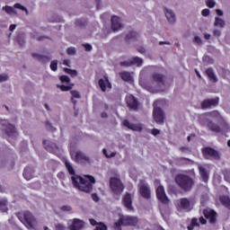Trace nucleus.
<instances>
[{
	"label": "nucleus",
	"instance_id": "58836bf2",
	"mask_svg": "<svg viewBox=\"0 0 230 230\" xmlns=\"http://www.w3.org/2000/svg\"><path fill=\"white\" fill-rule=\"evenodd\" d=\"M50 69H51V71H57L58 69V60L51 61Z\"/></svg>",
	"mask_w": 230,
	"mask_h": 230
},
{
	"label": "nucleus",
	"instance_id": "c9c22d12",
	"mask_svg": "<svg viewBox=\"0 0 230 230\" xmlns=\"http://www.w3.org/2000/svg\"><path fill=\"white\" fill-rule=\"evenodd\" d=\"M214 25L218 26L219 28H224L226 26V22L219 17H216Z\"/></svg>",
	"mask_w": 230,
	"mask_h": 230
},
{
	"label": "nucleus",
	"instance_id": "b1692460",
	"mask_svg": "<svg viewBox=\"0 0 230 230\" xmlns=\"http://www.w3.org/2000/svg\"><path fill=\"white\" fill-rule=\"evenodd\" d=\"M84 227V221L80 219H74L72 225L69 226L70 230H80Z\"/></svg>",
	"mask_w": 230,
	"mask_h": 230
},
{
	"label": "nucleus",
	"instance_id": "8fccbe9b",
	"mask_svg": "<svg viewBox=\"0 0 230 230\" xmlns=\"http://www.w3.org/2000/svg\"><path fill=\"white\" fill-rule=\"evenodd\" d=\"M145 199H150V189L145 186Z\"/></svg>",
	"mask_w": 230,
	"mask_h": 230
},
{
	"label": "nucleus",
	"instance_id": "2f4dec72",
	"mask_svg": "<svg viewBox=\"0 0 230 230\" xmlns=\"http://www.w3.org/2000/svg\"><path fill=\"white\" fill-rule=\"evenodd\" d=\"M220 202L223 204L225 208H227V209H230V199L227 196H221L220 197Z\"/></svg>",
	"mask_w": 230,
	"mask_h": 230
},
{
	"label": "nucleus",
	"instance_id": "ddd939ff",
	"mask_svg": "<svg viewBox=\"0 0 230 230\" xmlns=\"http://www.w3.org/2000/svg\"><path fill=\"white\" fill-rule=\"evenodd\" d=\"M1 125L5 127V134L8 137H17V129L15 126L8 123L7 120H1Z\"/></svg>",
	"mask_w": 230,
	"mask_h": 230
},
{
	"label": "nucleus",
	"instance_id": "5701e85b",
	"mask_svg": "<svg viewBox=\"0 0 230 230\" xmlns=\"http://www.w3.org/2000/svg\"><path fill=\"white\" fill-rule=\"evenodd\" d=\"M198 169L203 182H208L209 181V172L202 165H199Z\"/></svg>",
	"mask_w": 230,
	"mask_h": 230
},
{
	"label": "nucleus",
	"instance_id": "f257e3e1",
	"mask_svg": "<svg viewBox=\"0 0 230 230\" xmlns=\"http://www.w3.org/2000/svg\"><path fill=\"white\" fill-rule=\"evenodd\" d=\"M65 166L69 173L72 175L73 185L79 190V191H84V193H91L93 191V184L96 183V180L92 175H85L84 178L76 175L75 168L68 160H65Z\"/></svg>",
	"mask_w": 230,
	"mask_h": 230
},
{
	"label": "nucleus",
	"instance_id": "ea45409f",
	"mask_svg": "<svg viewBox=\"0 0 230 230\" xmlns=\"http://www.w3.org/2000/svg\"><path fill=\"white\" fill-rule=\"evenodd\" d=\"M0 210L2 213H6V211H8V207H6V201H0Z\"/></svg>",
	"mask_w": 230,
	"mask_h": 230
},
{
	"label": "nucleus",
	"instance_id": "49530a36",
	"mask_svg": "<svg viewBox=\"0 0 230 230\" xmlns=\"http://www.w3.org/2000/svg\"><path fill=\"white\" fill-rule=\"evenodd\" d=\"M94 230H107V226L103 223H99Z\"/></svg>",
	"mask_w": 230,
	"mask_h": 230
},
{
	"label": "nucleus",
	"instance_id": "0e129e2a",
	"mask_svg": "<svg viewBox=\"0 0 230 230\" xmlns=\"http://www.w3.org/2000/svg\"><path fill=\"white\" fill-rule=\"evenodd\" d=\"M89 222H90L91 226H98V224H99V223H98L95 219H93V218L89 219Z\"/></svg>",
	"mask_w": 230,
	"mask_h": 230
},
{
	"label": "nucleus",
	"instance_id": "de8ad7c7",
	"mask_svg": "<svg viewBox=\"0 0 230 230\" xmlns=\"http://www.w3.org/2000/svg\"><path fill=\"white\" fill-rule=\"evenodd\" d=\"M3 10H4V12H6V13H13V12H14L13 7L8 6V5L3 7Z\"/></svg>",
	"mask_w": 230,
	"mask_h": 230
},
{
	"label": "nucleus",
	"instance_id": "0eeeda50",
	"mask_svg": "<svg viewBox=\"0 0 230 230\" xmlns=\"http://www.w3.org/2000/svg\"><path fill=\"white\" fill-rule=\"evenodd\" d=\"M155 105H161V101H156L154 103L153 118L155 123H164V111Z\"/></svg>",
	"mask_w": 230,
	"mask_h": 230
},
{
	"label": "nucleus",
	"instance_id": "7c9ffc66",
	"mask_svg": "<svg viewBox=\"0 0 230 230\" xmlns=\"http://www.w3.org/2000/svg\"><path fill=\"white\" fill-rule=\"evenodd\" d=\"M131 66H137V67H140V66H143V59L139 57H134L130 59Z\"/></svg>",
	"mask_w": 230,
	"mask_h": 230
},
{
	"label": "nucleus",
	"instance_id": "5fc2aeb1",
	"mask_svg": "<svg viewBox=\"0 0 230 230\" xmlns=\"http://www.w3.org/2000/svg\"><path fill=\"white\" fill-rule=\"evenodd\" d=\"M180 151H181L182 154H186V152H190V147H188V146H181V147L180 148Z\"/></svg>",
	"mask_w": 230,
	"mask_h": 230
},
{
	"label": "nucleus",
	"instance_id": "6e6d98bb",
	"mask_svg": "<svg viewBox=\"0 0 230 230\" xmlns=\"http://www.w3.org/2000/svg\"><path fill=\"white\" fill-rule=\"evenodd\" d=\"M92 199L94 202H99L100 201V197H98V194H96V193L92 194Z\"/></svg>",
	"mask_w": 230,
	"mask_h": 230
},
{
	"label": "nucleus",
	"instance_id": "cd10ccee",
	"mask_svg": "<svg viewBox=\"0 0 230 230\" xmlns=\"http://www.w3.org/2000/svg\"><path fill=\"white\" fill-rule=\"evenodd\" d=\"M164 10H165V17L168 22H170V24H173V22H175V13H173V11L166 7L164 8Z\"/></svg>",
	"mask_w": 230,
	"mask_h": 230
},
{
	"label": "nucleus",
	"instance_id": "a19ab883",
	"mask_svg": "<svg viewBox=\"0 0 230 230\" xmlns=\"http://www.w3.org/2000/svg\"><path fill=\"white\" fill-rule=\"evenodd\" d=\"M59 80L62 82V84H69L71 82V78H69L67 75H61Z\"/></svg>",
	"mask_w": 230,
	"mask_h": 230
},
{
	"label": "nucleus",
	"instance_id": "c03bdc74",
	"mask_svg": "<svg viewBox=\"0 0 230 230\" xmlns=\"http://www.w3.org/2000/svg\"><path fill=\"white\" fill-rule=\"evenodd\" d=\"M16 40H17L18 44L21 46V48H22V46H24V44H26V41L24 40V37H22V36H17Z\"/></svg>",
	"mask_w": 230,
	"mask_h": 230
},
{
	"label": "nucleus",
	"instance_id": "c756f323",
	"mask_svg": "<svg viewBox=\"0 0 230 230\" xmlns=\"http://www.w3.org/2000/svg\"><path fill=\"white\" fill-rule=\"evenodd\" d=\"M138 38H139V33L136 31H129L126 35V41L128 42V40H137Z\"/></svg>",
	"mask_w": 230,
	"mask_h": 230
},
{
	"label": "nucleus",
	"instance_id": "a18cd8bd",
	"mask_svg": "<svg viewBox=\"0 0 230 230\" xmlns=\"http://www.w3.org/2000/svg\"><path fill=\"white\" fill-rule=\"evenodd\" d=\"M119 66H121V67H132V63L129 59V60H127V61L120 62Z\"/></svg>",
	"mask_w": 230,
	"mask_h": 230
},
{
	"label": "nucleus",
	"instance_id": "79ce46f5",
	"mask_svg": "<svg viewBox=\"0 0 230 230\" xmlns=\"http://www.w3.org/2000/svg\"><path fill=\"white\" fill-rule=\"evenodd\" d=\"M102 154L107 157V159H111L112 157H116V152L111 153V155L107 154V149H102Z\"/></svg>",
	"mask_w": 230,
	"mask_h": 230
},
{
	"label": "nucleus",
	"instance_id": "37998d69",
	"mask_svg": "<svg viewBox=\"0 0 230 230\" xmlns=\"http://www.w3.org/2000/svg\"><path fill=\"white\" fill-rule=\"evenodd\" d=\"M207 116H208L209 118H219L220 113L217 111H213L207 113Z\"/></svg>",
	"mask_w": 230,
	"mask_h": 230
},
{
	"label": "nucleus",
	"instance_id": "680f3d73",
	"mask_svg": "<svg viewBox=\"0 0 230 230\" xmlns=\"http://www.w3.org/2000/svg\"><path fill=\"white\" fill-rule=\"evenodd\" d=\"M214 37H220L222 35V32L219 30H215L213 31Z\"/></svg>",
	"mask_w": 230,
	"mask_h": 230
},
{
	"label": "nucleus",
	"instance_id": "9b49d317",
	"mask_svg": "<svg viewBox=\"0 0 230 230\" xmlns=\"http://www.w3.org/2000/svg\"><path fill=\"white\" fill-rule=\"evenodd\" d=\"M156 198L158 199L159 202L164 206H168L170 204V199H168V196H166V192L164 191V187H163V185L157 187Z\"/></svg>",
	"mask_w": 230,
	"mask_h": 230
},
{
	"label": "nucleus",
	"instance_id": "473e14b6",
	"mask_svg": "<svg viewBox=\"0 0 230 230\" xmlns=\"http://www.w3.org/2000/svg\"><path fill=\"white\" fill-rule=\"evenodd\" d=\"M195 227H200V225L199 224V219L197 217H193L190 221V226L187 227L188 230H193Z\"/></svg>",
	"mask_w": 230,
	"mask_h": 230
},
{
	"label": "nucleus",
	"instance_id": "9d476101",
	"mask_svg": "<svg viewBox=\"0 0 230 230\" xmlns=\"http://www.w3.org/2000/svg\"><path fill=\"white\" fill-rule=\"evenodd\" d=\"M43 146L47 152L54 154V155H60V147L49 140L43 139Z\"/></svg>",
	"mask_w": 230,
	"mask_h": 230
},
{
	"label": "nucleus",
	"instance_id": "4468645a",
	"mask_svg": "<svg viewBox=\"0 0 230 230\" xmlns=\"http://www.w3.org/2000/svg\"><path fill=\"white\" fill-rule=\"evenodd\" d=\"M203 215L209 224H217V212L211 208L203 209Z\"/></svg>",
	"mask_w": 230,
	"mask_h": 230
},
{
	"label": "nucleus",
	"instance_id": "1a4fd4ad",
	"mask_svg": "<svg viewBox=\"0 0 230 230\" xmlns=\"http://www.w3.org/2000/svg\"><path fill=\"white\" fill-rule=\"evenodd\" d=\"M125 100L127 106L128 107V109H130V111H139V107L141 104L139 103L137 98H136L132 94H129L126 96Z\"/></svg>",
	"mask_w": 230,
	"mask_h": 230
},
{
	"label": "nucleus",
	"instance_id": "3c124183",
	"mask_svg": "<svg viewBox=\"0 0 230 230\" xmlns=\"http://www.w3.org/2000/svg\"><path fill=\"white\" fill-rule=\"evenodd\" d=\"M60 209L61 211H72L73 208H71V206L65 205V206H62Z\"/></svg>",
	"mask_w": 230,
	"mask_h": 230
},
{
	"label": "nucleus",
	"instance_id": "13d9d810",
	"mask_svg": "<svg viewBox=\"0 0 230 230\" xmlns=\"http://www.w3.org/2000/svg\"><path fill=\"white\" fill-rule=\"evenodd\" d=\"M201 14L203 17H208V15H209V9H203Z\"/></svg>",
	"mask_w": 230,
	"mask_h": 230
},
{
	"label": "nucleus",
	"instance_id": "052dcab7",
	"mask_svg": "<svg viewBox=\"0 0 230 230\" xmlns=\"http://www.w3.org/2000/svg\"><path fill=\"white\" fill-rule=\"evenodd\" d=\"M84 47L85 51H91V49H93V46H91L89 43L84 44Z\"/></svg>",
	"mask_w": 230,
	"mask_h": 230
},
{
	"label": "nucleus",
	"instance_id": "a878e982",
	"mask_svg": "<svg viewBox=\"0 0 230 230\" xmlns=\"http://www.w3.org/2000/svg\"><path fill=\"white\" fill-rule=\"evenodd\" d=\"M206 75L208 77V79L210 80V82H213L214 84H217V82H218V78L215 75V71L213 70V68H211V67L207 68Z\"/></svg>",
	"mask_w": 230,
	"mask_h": 230
},
{
	"label": "nucleus",
	"instance_id": "a211bd4d",
	"mask_svg": "<svg viewBox=\"0 0 230 230\" xmlns=\"http://www.w3.org/2000/svg\"><path fill=\"white\" fill-rule=\"evenodd\" d=\"M122 202L124 207L128 209V211H134V207H132V195L127 192L123 197Z\"/></svg>",
	"mask_w": 230,
	"mask_h": 230
},
{
	"label": "nucleus",
	"instance_id": "864d4df0",
	"mask_svg": "<svg viewBox=\"0 0 230 230\" xmlns=\"http://www.w3.org/2000/svg\"><path fill=\"white\" fill-rule=\"evenodd\" d=\"M207 6H208V8H215V1L208 0Z\"/></svg>",
	"mask_w": 230,
	"mask_h": 230
},
{
	"label": "nucleus",
	"instance_id": "72a5a7b5",
	"mask_svg": "<svg viewBox=\"0 0 230 230\" xmlns=\"http://www.w3.org/2000/svg\"><path fill=\"white\" fill-rule=\"evenodd\" d=\"M177 163L179 164H181V166H183L184 164H191V163H193V161H191V159H190V158L179 157L177 159Z\"/></svg>",
	"mask_w": 230,
	"mask_h": 230
},
{
	"label": "nucleus",
	"instance_id": "4be33fe9",
	"mask_svg": "<svg viewBox=\"0 0 230 230\" xmlns=\"http://www.w3.org/2000/svg\"><path fill=\"white\" fill-rule=\"evenodd\" d=\"M33 173H35V169L31 166H27L22 172V175L26 181H31L33 179Z\"/></svg>",
	"mask_w": 230,
	"mask_h": 230
},
{
	"label": "nucleus",
	"instance_id": "e2e57ef3",
	"mask_svg": "<svg viewBox=\"0 0 230 230\" xmlns=\"http://www.w3.org/2000/svg\"><path fill=\"white\" fill-rule=\"evenodd\" d=\"M56 230H66V226H64V225H57L56 226Z\"/></svg>",
	"mask_w": 230,
	"mask_h": 230
},
{
	"label": "nucleus",
	"instance_id": "c85d7f7f",
	"mask_svg": "<svg viewBox=\"0 0 230 230\" xmlns=\"http://www.w3.org/2000/svg\"><path fill=\"white\" fill-rule=\"evenodd\" d=\"M119 76L123 82H132V75H130V72L122 71L119 73Z\"/></svg>",
	"mask_w": 230,
	"mask_h": 230
},
{
	"label": "nucleus",
	"instance_id": "423d86ee",
	"mask_svg": "<svg viewBox=\"0 0 230 230\" xmlns=\"http://www.w3.org/2000/svg\"><path fill=\"white\" fill-rule=\"evenodd\" d=\"M70 155L79 164H91V157L82 153V151H73L70 153Z\"/></svg>",
	"mask_w": 230,
	"mask_h": 230
},
{
	"label": "nucleus",
	"instance_id": "39448f33",
	"mask_svg": "<svg viewBox=\"0 0 230 230\" xmlns=\"http://www.w3.org/2000/svg\"><path fill=\"white\" fill-rule=\"evenodd\" d=\"M110 190H111L113 195L119 197V195H121L125 190V184H123L119 178L111 177L110 179Z\"/></svg>",
	"mask_w": 230,
	"mask_h": 230
},
{
	"label": "nucleus",
	"instance_id": "f704fd0d",
	"mask_svg": "<svg viewBox=\"0 0 230 230\" xmlns=\"http://www.w3.org/2000/svg\"><path fill=\"white\" fill-rule=\"evenodd\" d=\"M57 87L60 89V91H62L63 93H67V91H71V89H73V84H69V85L58 84Z\"/></svg>",
	"mask_w": 230,
	"mask_h": 230
},
{
	"label": "nucleus",
	"instance_id": "dca6fc26",
	"mask_svg": "<svg viewBox=\"0 0 230 230\" xmlns=\"http://www.w3.org/2000/svg\"><path fill=\"white\" fill-rule=\"evenodd\" d=\"M99 87L102 93H105L108 89H112V84H111V81H109V77L105 76V79H99L98 82Z\"/></svg>",
	"mask_w": 230,
	"mask_h": 230
},
{
	"label": "nucleus",
	"instance_id": "bf43d9fd",
	"mask_svg": "<svg viewBox=\"0 0 230 230\" xmlns=\"http://www.w3.org/2000/svg\"><path fill=\"white\" fill-rule=\"evenodd\" d=\"M194 42L196 44H202V40L200 39V37L196 36V37H194Z\"/></svg>",
	"mask_w": 230,
	"mask_h": 230
},
{
	"label": "nucleus",
	"instance_id": "09e8293b",
	"mask_svg": "<svg viewBox=\"0 0 230 230\" xmlns=\"http://www.w3.org/2000/svg\"><path fill=\"white\" fill-rule=\"evenodd\" d=\"M66 53L67 55H75L76 53V50L75 49V48L71 47L67 49Z\"/></svg>",
	"mask_w": 230,
	"mask_h": 230
},
{
	"label": "nucleus",
	"instance_id": "603ef678",
	"mask_svg": "<svg viewBox=\"0 0 230 230\" xmlns=\"http://www.w3.org/2000/svg\"><path fill=\"white\" fill-rule=\"evenodd\" d=\"M151 134H152V136H159V134H161V130H159L157 128H153V129H151Z\"/></svg>",
	"mask_w": 230,
	"mask_h": 230
},
{
	"label": "nucleus",
	"instance_id": "2eb2a0df",
	"mask_svg": "<svg viewBox=\"0 0 230 230\" xmlns=\"http://www.w3.org/2000/svg\"><path fill=\"white\" fill-rule=\"evenodd\" d=\"M220 102L218 97L213 99H206L201 102V109H211V107H217Z\"/></svg>",
	"mask_w": 230,
	"mask_h": 230
},
{
	"label": "nucleus",
	"instance_id": "412c9836",
	"mask_svg": "<svg viewBox=\"0 0 230 230\" xmlns=\"http://www.w3.org/2000/svg\"><path fill=\"white\" fill-rule=\"evenodd\" d=\"M111 30L113 31H118L119 28H121V22L119 16L113 15L111 16Z\"/></svg>",
	"mask_w": 230,
	"mask_h": 230
},
{
	"label": "nucleus",
	"instance_id": "bb28decb",
	"mask_svg": "<svg viewBox=\"0 0 230 230\" xmlns=\"http://www.w3.org/2000/svg\"><path fill=\"white\" fill-rule=\"evenodd\" d=\"M70 94L72 95L71 102L74 105V109H75L77 102L75 99L76 98L77 100H80V98H82V95L80 94V92H78L76 90H71Z\"/></svg>",
	"mask_w": 230,
	"mask_h": 230
},
{
	"label": "nucleus",
	"instance_id": "4d7b16f0",
	"mask_svg": "<svg viewBox=\"0 0 230 230\" xmlns=\"http://www.w3.org/2000/svg\"><path fill=\"white\" fill-rule=\"evenodd\" d=\"M8 80V75L5 74L0 75V82H6Z\"/></svg>",
	"mask_w": 230,
	"mask_h": 230
},
{
	"label": "nucleus",
	"instance_id": "20e7f679",
	"mask_svg": "<svg viewBox=\"0 0 230 230\" xmlns=\"http://www.w3.org/2000/svg\"><path fill=\"white\" fill-rule=\"evenodd\" d=\"M121 226H137V217L123 215L119 216V220L113 224V229L122 230Z\"/></svg>",
	"mask_w": 230,
	"mask_h": 230
},
{
	"label": "nucleus",
	"instance_id": "e433bc0d",
	"mask_svg": "<svg viewBox=\"0 0 230 230\" xmlns=\"http://www.w3.org/2000/svg\"><path fill=\"white\" fill-rule=\"evenodd\" d=\"M65 73H66L67 75H70V76H72V78H75V76L78 75V72L76 70H73L71 68H65Z\"/></svg>",
	"mask_w": 230,
	"mask_h": 230
},
{
	"label": "nucleus",
	"instance_id": "aec40b11",
	"mask_svg": "<svg viewBox=\"0 0 230 230\" xmlns=\"http://www.w3.org/2000/svg\"><path fill=\"white\" fill-rule=\"evenodd\" d=\"M31 57L33 58H37L38 62H40L41 64H48V62L51 60V58H49V56L38 53H31Z\"/></svg>",
	"mask_w": 230,
	"mask_h": 230
},
{
	"label": "nucleus",
	"instance_id": "7ed1b4c3",
	"mask_svg": "<svg viewBox=\"0 0 230 230\" xmlns=\"http://www.w3.org/2000/svg\"><path fill=\"white\" fill-rule=\"evenodd\" d=\"M16 217L22 224L26 226V227L31 228L34 226H37V219L30 211L18 212L16 213Z\"/></svg>",
	"mask_w": 230,
	"mask_h": 230
},
{
	"label": "nucleus",
	"instance_id": "774afa93",
	"mask_svg": "<svg viewBox=\"0 0 230 230\" xmlns=\"http://www.w3.org/2000/svg\"><path fill=\"white\" fill-rule=\"evenodd\" d=\"M46 127L49 130H51V128H53V126H51V123H49V121L46 122Z\"/></svg>",
	"mask_w": 230,
	"mask_h": 230
},
{
	"label": "nucleus",
	"instance_id": "f3484780",
	"mask_svg": "<svg viewBox=\"0 0 230 230\" xmlns=\"http://www.w3.org/2000/svg\"><path fill=\"white\" fill-rule=\"evenodd\" d=\"M123 126L127 128H129V130H133L135 132H141V130H143V127L141 126V124L130 123V121H128V119H124Z\"/></svg>",
	"mask_w": 230,
	"mask_h": 230
},
{
	"label": "nucleus",
	"instance_id": "393cba45",
	"mask_svg": "<svg viewBox=\"0 0 230 230\" xmlns=\"http://www.w3.org/2000/svg\"><path fill=\"white\" fill-rule=\"evenodd\" d=\"M152 78H153L154 82H155L159 85H164V78H166V76L163 74L155 73V74H153Z\"/></svg>",
	"mask_w": 230,
	"mask_h": 230
},
{
	"label": "nucleus",
	"instance_id": "69168bd1",
	"mask_svg": "<svg viewBox=\"0 0 230 230\" xmlns=\"http://www.w3.org/2000/svg\"><path fill=\"white\" fill-rule=\"evenodd\" d=\"M199 220L200 224H202V225L208 224V221L206 220V218H204V217H200L199 218Z\"/></svg>",
	"mask_w": 230,
	"mask_h": 230
},
{
	"label": "nucleus",
	"instance_id": "f03ea898",
	"mask_svg": "<svg viewBox=\"0 0 230 230\" xmlns=\"http://www.w3.org/2000/svg\"><path fill=\"white\" fill-rule=\"evenodd\" d=\"M174 181L182 191H191L195 186V181L188 174L179 173L175 176Z\"/></svg>",
	"mask_w": 230,
	"mask_h": 230
},
{
	"label": "nucleus",
	"instance_id": "338daca9",
	"mask_svg": "<svg viewBox=\"0 0 230 230\" xmlns=\"http://www.w3.org/2000/svg\"><path fill=\"white\" fill-rule=\"evenodd\" d=\"M75 24H76L77 26H85V23H83V22H82V20H77V21H75Z\"/></svg>",
	"mask_w": 230,
	"mask_h": 230
},
{
	"label": "nucleus",
	"instance_id": "6e6552de",
	"mask_svg": "<svg viewBox=\"0 0 230 230\" xmlns=\"http://www.w3.org/2000/svg\"><path fill=\"white\" fill-rule=\"evenodd\" d=\"M202 155L205 159L220 161V153L213 147H204L202 149Z\"/></svg>",
	"mask_w": 230,
	"mask_h": 230
},
{
	"label": "nucleus",
	"instance_id": "4c0bfd02",
	"mask_svg": "<svg viewBox=\"0 0 230 230\" xmlns=\"http://www.w3.org/2000/svg\"><path fill=\"white\" fill-rule=\"evenodd\" d=\"M139 193H140L141 197L145 198V181H140Z\"/></svg>",
	"mask_w": 230,
	"mask_h": 230
},
{
	"label": "nucleus",
	"instance_id": "f8f14e48",
	"mask_svg": "<svg viewBox=\"0 0 230 230\" xmlns=\"http://www.w3.org/2000/svg\"><path fill=\"white\" fill-rule=\"evenodd\" d=\"M200 124L203 127H208V128H209V130H211L212 132H216V133L222 132V128L218 125L215 124V122L211 121L208 118L201 119Z\"/></svg>",
	"mask_w": 230,
	"mask_h": 230
},
{
	"label": "nucleus",
	"instance_id": "6ab92c4d",
	"mask_svg": "<svg viewBox=\"0 0 230 230\" xmlns=\"http://www.w3.org/2000/svg\"><path fill=\"white\" fill-rule=\"evenodd\" d=\"M180 209H186L187 211H190L191 208V201L188 199V198H181L180 199L179 203Z\"/></svg>",
	"mask_w": 230,
	"mask_h": 230
}]
</instances>
